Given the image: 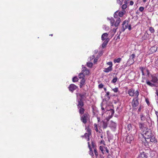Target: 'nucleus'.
Segmentation results:
<instances>
[{
  "label": "nucleus",
  "mask_w": 158,
  "mask_h": 158,
  "mask_svg": "<svg viewBox=\"0 0 158 158\" xmlns=\"http://www.w3.org/2000/svg\"><path fill=\"white\" fill-rule=\"evenodd\" d=\"M142 135L144 138L145 141L148 142V141L147 139H149L152 135L151 130L149 129H147L145 131H144Z\"/></svg>",
  "instance_id": "1"
},
{
  "label": "nucleus",
  "mask_w": 158,
  "mask_h": 158,
  "mask_svg": "<svg viewBox=\"0 0 158 158\" xmlns=\"http://www.w3.org/2000/svg\"><path fill=\"white\" fill-rule=\"evenodd\" d=\"M138 96V93L137 92L136 93V97L133 98L131 103L132 106L133 108H135L137 107L139 104Z\"/></svg>",
  "instance_id": "2"
},
{
  "label": "nucleus",
  "mask_w": 158,
  "mask_h": 158,
  "mask_svg": "<svg viewBox=\"0 0 158 158\" xmlns=\"http://www.w3.org/2000/svg\"><path fill=\"white\" fill-rule=\"evenodd\" d=\"M88 114L87 113L80 115L81 120L85 124L87 123L88 118Z\"/></svg>",
  "instance_id": "3"
},
{
  "label": "nucleus",
  "mask_w": 158,
  "mask_h": 158,
  "mask_svg": "<svg viewBox=\"0 0 158 158\" xmlns=\"http://www.w3.org/2000/svg\"><path fill=\"white\" fill-rule=\"evenodd\" d=\"M147 151L146 150L140 151L138 158H148V154Z\"/></svg>",
  "instance_id": "4"
},
{
  "label": "nucleus",
  "mask_w": 158,
  "mask_h": 158,
  "mask_svg": "<svg viewBox=\"0 0 158 158\" xmlns=\"http://www.w3.org/2000/svg\"><path fill=\"white\" fill-rule=\"evenodd\" d=\"M138 92L139 95V92L138 91L136 90L135 91V90L133 89H129L128 90V94L131 97L135 96L136 97V93Z\"/></svg>",
  "instance_id": "5"
},
{
  "label": "nucleus",
  "mask_w": 158,
  "mask_h": 158,
  "mask_svg": "<svg viewBox=\"0 0 158 158\" xmlns=\"http://www.w3.org/2000/svg\"><path fill=\"white\" fill-rule=\"evenodd\" d=\"M128 22L126 20L124 21L122 24V27L121 28V31L123 32L125 30L127 29L128 27Z\"/></svg>",
  "instance_id": "6"
},
{
  "label": "nucleus",
  "mask_w": 158,
  "mask_h": 158,
  "mask_svg": "<svg viewBox=\"0 0 158 158\" xmlns=\"http://www.w3.org/2000/svg\"><path fill=\"white\" fill-rule=\"evenodd\" d=\"M133 136L131 134L128 135L126 138V141L128 143H131L133 140Z\"/></svg>",
  "instance_id": "7"
},
{
  "label": "nucleus",
  "mask_w": 158,
  "mask_h": 158,
  "mask_svg": "<svg viewBox=\"0 0 158 158\" xmlns=\"http://www.w3.org/2000/svg\"><path fill=\"white\" fill-rule=\"evenodd\" d=\"M116 123L112 121H110V127L111 129L113 131H114L116 127Z\"/></svg>",
  "instance_id": "8"
},
{
  "label": "nucleus",
  "mask_w": 158,
  "mask_h": 158,
  "mask_svg": "<svg viewBox=\"0 0 158 158\" xmlns=\"http://www.w3.org/2000/svg\"><path fill=\"white\" fill-rule=\"evenodd\" d=\"M81 71L85 76L88 75L89 73V70L87 69L85 67H82V70Z\"/></svg>",
  "instance_id": "9"
},
{
  "label": "nucleus",
  "mask_w": 158,
  "mask_h": 158,
  "mask_svg": "<svg viewBox=\"0 0 158 158\" xmlns=\"http://www.w3.org/2000/svg\"><path fill=\"white\" fill-rule=\"evenodd\" d=\"M78 103L77 104V108L80 107H83L84 106V103L82 101L81 99H80L78 100Z\"/></svg>",
  "instance_id": "10"
},
{
  "label": "nucleus",
  "mask_w": 158,
  "mask_h": 158,
  "mask_svg": "<svg viewBox=\"0 0 158 158\" xmlns=\"http://www.w3.org/2000/svg\"><path fill=\"white\" fill-rule=\"evenodd\" d=\"M140 70L141 71L142 74L143 75H144L145 74V73L146 72L148 74L149 73V71L148 69L144 68L143 67H141L140 68Z\"/></svg>",
  "instance_id": "11"
},
{
  "label": "nucleus",
  "mask_w": 158,
  "mask_h": 158,
  "mask_svg": "<svg viewBox=\"0 0 158 158\" xmlns=\"http://www.w3.org/2000/svg\"><path fill=\"white\" fill-rule=\"evenodd\" d=\"M85 79H82L80 82L79 87L80 88H81L85 85Z\"/></svg>",
  "instance_id": "12"
},
{
  "label": "nucleus",
  "mask_w": 158,
  "mask_h": 158,
  "mask_svg": "<svg viewBox=\"0 0 158 158\" xmlns=\"http://www.w3.org/2000/svg\"><path fill=\"white\" fill-rule=\"evenodd\" d=\"M77 88V87L73 84H71L70 85V91L73 92L75 90H76Z\"/></svg>",
  "instance_id": "13"
},
{
  "label": "nucleus",
  "mask_w": 158,
  "mask_h": 158,
  "mask_svg": "<svg viewBox=\"0 0 158 158\" xmlns=\"http://www.w3.org/2000/svg\"><path fill=\"white\" fill-rule=\"evenodd\" d=\"M78 110L80 114V115L84 114V113L85 111V109L83 107L78 108Z\"/></svg>",
  "instance_id": "14"
},
{
  "label": "nucleus",
  "mask_w": 158,
  "mask_h": 158,
  "mask_svg": "<svg viewBox=\"0 0 158 158\" xmlns=\"http://www.w3.org/2000/svg\"><path fill=\"white\" fill-rule=\"evenodd\" d=\"M121 21V19L120 18H118L116 20V21L114 24V25L116 27H118L120 22Z\"/></svg>",
  "instance_id": "15"
},
{
  "label": "nucleus",
  "mask_w": 158,
  "mask_h": 158,
  "mask_svg": "<svg viewBox=\"0 0 158 158\" xmlns=\"http://www.w3.org/2000/svg\"><path fill=\"white\" fill-rule=\"evenodd\" d=\"M150 141L152 142H154V143L157 142V139L155 138V137L153 135L151 137Z\"/></svg>",
  "instance_id": "16"
},
{
  "label": "nucleus",
  "mask_w": 158,
  "mask_h": 158,
  "mask_svg": "<svg viewBox=\"0 0 158 158\" xmlns=\"http://www.w3.org/2000/svg\"><path fill=\"white\" fill-rule=\"evenodd\" d=\"M108 35V34L107 33H104L103 34L102 36V40H105L107 39V37Z\"/></svg>",
  "instance_id": "17"
},
{
  "label": "nucleus",
  "mask_w": 158,
  "mask_h": 158,
  "mask_svg": "<svg viewBox=\"0 0 158 158\" xmlns=\"http://www.w3.org/2000/svg\"><path fill=\"white\" fill-rule=\"evenodd\" d=\"M112 70V68H111V67H108L107 68H105L104 69V70H103L104 72L106 73H108L110 71H111Z\"/></svg>",
  "instance_id": "18"
},
{
  "label": "nucleus",
  "mask_w": 158,
  "mask_h": 158,
  "mask_svg": "<svg viewBox=\"0 0 158 158\" xmlns=\"http://www.w3.org/2000/svg\"><path fill=\"white\" fill-rule=\"evenodd\" d=\"M88 147L89 148V154L90 155L92 156H94V153L93 151V150L90 146V145L89 144V142H88Z\"/></svg>",
  "instance_id": "19"
},
{
  "label": "nucleus",
  "mask_w": 158,
  "mask_h": 158,
  "mask_svg": "<svg viewBox=\"0 0 158 158\" xmlns=\"http://www.w3.org/2000/svg\"><path fill=\"white\" fill-rule=\"evenodd\" d=\"M127 1L126 0H125L124 1V4H123L122 6V8L123 10V11H124V10L127 8Z\"/></svg>",
  "instance_id": "20"
},
{
  "label": "nucleus",
  "mask_w": 158,
  "mask_h": 158,
  "mask_svg": "<svg viewBox=\"0 0 158 158\" xmlns=\"http://www.w3.org/2000/svg\"><path fill=\"white\" fill-rule=\"evenodd\" d=\"M88 131H89V130H88ZM91 134V133L89 131L88 133H85V138L87 141H89V135Z\"/></svg>",
  "instance_id": "21"
},
{
  "label": "nucleus",
  "mask_w": 158,
  "mask_h": 158,
  "mask_svg": "<svg viewBox=\"0 0 158 158\" xmlns=\"http://www.w3.org/2000/svg\"><path fill=\"white\" fill-rule=\"evenodd\" d=\"M85 76L84 75V74L82 72V71L81 72V73H79V74H78V75L79 78L80 79H84V77H85Z\"/></svg>",
  "instance_id": "22"
},
{
  "label": "nucleus",
  "mask_w": 158,
  "mask_h": 158,
  "mask_svg": "<svg viewBox=\"0 0 158 158\" xmlns=\"http://www.w3.org/2000/svg\"><path fill=\"white\" fill-rule=\"evenodd\" d=\"M158 81V79L155 76H153L152 77L151 81L154 83H156Z\"/></svg>",
  "instance_id": "23"
},
{
  "label": "nucleus",
  "mask_w": 158,
  "mask_h": 158,
  "mask_svg": "<svg viewBox=\"0 0 158 158\" xmlns=\"http://www.w3.org/2000/svg\"><path fill=\"white\" fill-rule=\"evenodd\" d=\"M109 41L108 39H106L102 44V47L103 48L105 47Z\"/></svg>",
  "instance_id": "24"
},
{
  "label": "nucleus",
  "mask_w": 158,
  "mask_h": 158,
  "mask_svg": "<svg viewBox=\"0 0 158 158\" xmlns=\"http://www.w3.org/2000/svg\"><path fill=\"white\" fill-rule=\"evenodd\" d=\"M147 84L151 86V87H153L154 86V84L152 83H151L148 80H147L146 81Z\"/></svg>",
  "instance_id": "25"
},
{
  "label": "nucleus",
  "mask_w": 158,
  "mask_h": 158,
  "mask_svg": "<svg viewBox=\"0 0 158 158\" xmlns=\"http://www.w3.org/2000/svg\"><path fill=\"white\" fill-rule=\"evenodd\" d=\"M125 11H119L118 12V15L120 17H122L123 16V15L125 14Z\"/></svg>",
  "instance_id": "26"
},
{
  "label": "nucleus",
  "mask_w": 158,
  "mask_h": 158,
  "mask_svg": "<svg viewBox=\"0 0 158 158\" xmlns=\"http://www.w3.org/2000/svg\"><path fill=\"white\" fill-rule=\"evenodd\" d=\"M109 20H110V21L111 26H113L114 25V20L112 18H111Z\"/></svg>",
  "instance_id": "27"
},
{
  "label": "nucleus",
  "mask_w": 158,
  "mask_h": 158,
  "mask_svg": "<svg viewBox=\"0 0 158 158\" xmlns=\"http://www.w3.org/2000/svg\"><path fill=\"white\" fill-rule=\"evenodd\" d=\"M139 128L141 129H143V128H145L144 124L139 123Z\"/></svg>",
  "instance_id": "28"
},
{
  "label": "nucleus",
  "mask_w": 158,
  "mask_h": 158,
  "mask_svg": "<svg viewBox=\"0 0 158 158\" xmlns=\"http://www.w3.org/2000/svg\"><path fill=\"white\" fill-rule=\"evenodd\" d=\"M103 128H106L107 127L108 123L107 122L103 121Z\"/></svg>",
  "instance_id": "29"
},
{
  "label": "nucleus",
  "mask_w": 158,
  "mask_h": 158,
  "mask_svg": "<svg viewBox=\"0 0 158 158\" xmlns=\"http://www.w3.org/2000/svg\"><path fill=\"white\" fill-rule=\"evenodd\" d=\"M140 118L141 120L142 121H144L145 119V117L143 114H141L140 115Z\"/></svg>",
  "instance_id": "30"
},
{
  "label": "nucleus",
  "mask_w": 158,
  "mask_h": 158,
  "mask_svg": "<svg viewBox=\"0 0 158 158\" xmlns=\"http://www.w3.org/2000/svg\"><path fill=\"white\" fill-rule=\"evenodd\" d=\"M121 60V58H117V59H115L114 60V63H119Z\"/></svg>",
  "instance_id": "31"
},
{
  "label": "nucleus",
  "mask_w": 158,
  "mask_h": 158,
  "mask_svg": "<svg viewBox=\"0 0 158 158\" xmlns=\"http://www.w3.org/2000/svg\"><path fill=\"white\" fill-rule=\"evenodd\" d=\"M116 1L117 3L121 6L122 5L123 2V0H116Z\"/></svg>",
  "instance_id": "32"
},
{
  "label": "nucleus",
  "mask_w": 158,
  "mask_h": 158,
  "mask_svg": "<svg viewBox=\"0 0 158 158\" xmlns=\"http://www.w3.org/2000/svg\"><path fill=\"white\" fill-rule=\"evenodd\" d=\"M78 78L77 77H75L73 78L72 81L73 82H76L78 81Z\"/></svg>",
  "instance_id": "33"
},
{
  "label": "nucleus",
  "mask_w": 158,
  "mask_h": 158,
  "mask_svg": "<svg viewBox=\"0 0 158 158\" xmlns=\"http://www.w3.org/2000/svg\"><path fill=\"white\" fill-rule=\"evenodd\" d=\"M149 30L152 33H154L155 32V30L154 28L152 27H150L149 29Z\"/></svg>",
  "instance_id": "34"
},
{
  "label": "nucleus",
  "mask_w": 158,
  "mask_h": 158,
  "mask_svg": "<svg viewBox=\"0 0 158 158\" xmlns=\"http://www.w3.org/2000/svg\"><path fill=\"white\" fill-rule=\"evenodd\" d=\"M118 80V78L117 77H115V78H114L112 81H111V82L113 83H116Z\"/></svg>",
  "instance_id": "35"
},
{
  "label": "nucleus",
  "mask_w": 158,
  "mask_h": 158,
  "mask_svg": "<svg viewBox=\"0 0 158 158\" xmlns=\"http://www.w3.org/2000/svg\"><path fill=\"white\" fill-rule=\"evenodd\" d=\"M118 11H117L115 12V13L114 14V17L115 18H116L117 19L118 18Z\"/></svg>",
  "instance_id": "36"
},
{
  "label": "nucleus",
  "mask_w": 158,
  "mask_h": 158,
  "mask_svg": "<svg viewBox=\"0 0 158 158\" xmlns=\"http://www.w3.org/2000/svg\"><path fill=\"white\" fill-rule=\"evenodd\" d=\"M156 93L157 95V96H156V99L157 103L158 104V92L157 90H156Z\"/></svg>",
  "instance_id": "37"
},
{
  "label": "nucleus",
  "mask_w": 158,
  "mask_h": 158,
  "mask_svg": "<svg viewBox=\"0 0 158 158\" xmlns=\"http://www.w3.org/2000/svg\"><path fill=\"white\" fill-rule=\"evenodd\" d=\"M135 54H132L130 56V59L133 60V61H134V58L135 57Z\"/></svg>",
  "instance_id": "38"
},
{
  "label": "nucleus",
  "mask_w": 158,
  "mask_h": 158,
  "mask_svg": "<svg viewBox=\"0 0 158 158\" xmlns=\"http://www.w3.org/2000/svg\"><path fill=\"white\" fill-rule=\"evenodd\" d=\"M87 65L88 67H91L93 66V64L91 63H87Z\"/></svg>",
  "instance_id": "39"
},
{
  "label": "nucleus",
  "mask_w": 158,
  "mask_h": 158,
  "mask_svg": "<svg viewBox=\"0 0 158 158\" xmlns=\"http://www.w3.org/2000/svg\"><path fill=\"white\" fill-rule=\"evenodd\" d=\"M94 151L95 156H96V157H97L98 155V154L96 148H94Z\"/></svg>",
  "instance_id": "40"
},
{
  "label": "nucleus",
  "mask_w": 158,
  "mask_h": 158,
  "mask_svg": "<svg viewBox=\"0 0 158 158\" xmlns=\"http://www.w3.org/2000/svg\"><path fill=\"white\" fill-rule=\"evenodd\" d=\"M148 35L147 33H145L143 37V39H145L148 37Z\"/></svg>",
  "instance_id": "41"
},
{
  "label": "nucleus",
  "mask_w": 158,
  "mask_h": 158,
  "mask_svg": "<svg viewBox=\"0 0 158 158\" xmlns=\"http://www.w3.org/2000/svg\"><path fill=\"white\" fill-rule=\"evenodd\" d=\"M127 128L129 131H130L131 130L132 128H131V124H128L127 125Z\"/></svg>",
  "instance_id": "42"
},
{
  "label": "nucleus",
  "mask_w": 158,
  "mask_h": 158,
  "mask_svg": "<svg viewBox=\"0 0 158 158\" xmlns=\"http://www.w3.org/2000/svg\"><path fill=\"white\" fill-rule=\"evenodd\" d=\"M94 126L95 128V130L97 132H98V130L97 125L96 124H94Z\"/></svg>",
  "instance_id": "43"
},
{
  "label": "nucleus",
  "mask_w": 158,
  "mask_h": 158,
  "mask_svg": "<svg viewBox=\"0 0 158 158\" xmlns=\"http://www.w3.org/2000/svg\"><path fill=\"white\" fill-rule=\"evenodd\" d=\"M112 90L114 93H117L118 91V88L113 89Z\"/></svg>",
  "instance_id": "44"
},
{
  "label": "nucleus",
  "mask_w": 158,
  "mask_h": 158,
  "mask_svg": "<svg viewBox=\"0 0 158 158\" xmlns=\"http://www.w3.org/2000/svg\"><path fill=\"white\" fill-rule=\"evenodd\" d=\"M107 64L109 65V67H111V68H112V62H109L107 63Z\"/></svg>",
  "instance_id": "45"
},
{
  "label": "nucleus",
  "mask_w": 158,
  "mask_h": 158,
  "mask_svg": "<svg viewBox=\"0 0 158 158\" xmlns=\"http://www.w3.org/2000/svg\"><path fill=\"white\" fill-rule=\"evenodd\" d=\"M100 150L102 151L103 154H104L103 152V147L102 146H100L99 147Z\"/></svg>",
  "instance_id": "46"
},
{
  "label": "nucleus",
  "mask_w": 158,
  "mask_h": 158,
  "mask_svg": "<svg viewBox=\"0 0 158 158\" xmlns=\"http://www.w3.org/2000/svg\"><path fill=\"white\" fill-rule=\"evenodd\" d=\"M104 29L106 31H108L109 30V27L108 26H106V25H104Z\"/></svg>",
  "instance_id": "47"
},
{
  "label": "nucleus",
  "mask_w": 158,
  "mask_h": 158,
  "mask_svg": "<svg viewBox=\"0 0 158 158\" xmlns=\"http://www.w3.org/2000/svg\"><path fill=\"white\" fill-rule=\"evenodd\" d=\"M144 10V8L143 7L141 6L139 8V10L141 12H142Z\"/></svg>",
  "instance_id": "48"
},
{
  "label": "nucleus",
  "mask_w": 158,
  "mask_h": 158,
  "mask_svg": "<svg viewBox=\"0 0 158 158\" xmlns=\"http://www.w3.org/2000/svg\"><path fill=\"white\" fill-rule=\"evenodd\" d=\"M103 85L102 84H99L98 85V87L99 88L101 89L103 88Z\"/></svg>",
  "instance_id": "49"
},
{
  "label": "nucleus",
  "mask_w": 158,
  "mask_h": 158,
  "mask_svg": "<svg viewBox=\"0 0 158 158\" xmlns=\"http://www.w3.org/2000/svg\"><path fill=\"white\" fill-rule=\"evenodd\" d=\"M110 113H111V115H113L114 114V111L113 110L111 109L110 110Z\"/></svg>",
  "instance_id": "50"
},
{
  "label": "nucleus",
  "mask_w": 158,
  "mask_h": 158,
  "mask_svg": "<svg viewBox=\"0 0 158 158\" xmlns=\"http://www.w3.org/2000/svg\"><path fill=\"white\" fill-rule=\"evenodd\" d=\"M143 106H140L138 110V112H140L141 111L142 109L143 108Z\"/></svg>",
  "instance_id": "51"
},
{
  "label": "nucleus",
  "mask_w": 158,
  "mask_h": 158,
  "mask_svg": "<svg viewBox=\"0 0 158 158\" xmlns=\"http://www.w3.org/2000/svg\"><path fill=\"white\" fill-rule=\"evenodd\" d=\"M117 28H118V27L117 28H114V29H113L112 30V31L113 32V33H115V32L116 31V30H117Z\"/></svg>",
  "instance_id": "52"
},
{
  "label": "nucleus",
  "mask_w": 158,
  "mask_h": 158,
  "mask_svg": "<svg viewBox=\"0 0 158 158\" xmlns=\"http://www.w3.org/2000/svg\"><path fill=\"white\" fill-rule=\"evenodd\" d=\"M104 148L105 149L106 152L107 153H109V150H108L107 147H104Z\"/></svg>",
  "instance_id": "53"
},
{
  "label": "nucleus",
  "mask_w": 158,
  "mask_h": 158,
  "mask_svg": "<svg viewBox=\"0 0 158 158\" xmlns=\"http://www.w3.org/2000/svg\"><path fill=\"white\" fill-rule=\"evenodd\" d=\"M109 95H110V92H106V96H107L108 97H109Z\"/></svg>",
  "instance_id": "54"
},
{
  "label": "nucleus",
  "mask_w": 158,
  "mask_h": 158,
  "mask_svg": "<svg viewBox=\"0 0 158 158\" xmlns=\"http://www.w3.org/2000/svg\"><path fill=\"white\" fill-rule=\"evenodd\" d=\"M146 103H147V104H148V105H149V102L148 100V99H146Z\"/></svg>",
  "instance_id": "55"
},
{
  "label": "nucleus",
  "mask_w": 158,
  "mask_h": 158,
  "mask_svg": "<svg viewBox=\"0 0 158 158\" xmlns=\"http://www.w3.org/2000/svg\"><path fill=\"white\" fill-rule=\"evenodd\" d=\"M134 4V2L132 1H130V5L132 6Z\"/></svg>",
  "instance_id": "56"
},
{
  "label": "nucleus",
  "mask_w": 158,
  "mask_h": 158,
  "mask_svg": "<svg viewBox=\"0 0 158 158\" xmlns=\"http://www.w3.org/2000/svg\"><path fill=\"white\" fill-rule=\"evenodd\" d=\"M155 114L156 116L157 119H158V112L156 111H155Z\"/></svg>",
  "instance_id": "57"
},
{
  "label": "nucleus",
  "mask_w": 158,
  "mask_h": 158,
  "mask_svg": "<svg viewBox=\"0 0 158 158\" xmlns=\"http://www.w3.org/2000/svg\"><path fill=\"white\" fill-rule=\"evenodd\" d=\"M92 147L94 149V148H94V143L93 142H92Z\"/></svg>",
  "instance_id": "58"
},
{
  "label": "nucleus",
  "mask_w": 158,
  "mask_h": 158,
  "mask_svg": "<svg viewBox=\"0 0 158 158\" xmlns=\"http://www.w3.org/2000/svg\"><path fill=\"white\" fill-rule=\"evenodd\" d=\"M128 29L129 30H131V26L130 25H129L128 26Z\"/></svg>",
  "instance_id": "59"
},
{
  "label": "nucleus",
  "mask_w": 158,
  "mask_h": 158,
  "mask_svg": "<svg viewBox=\"0 0 158 158\" xmlns=\"http://www.w3.org/2000/svg\"><path fill=\"white\" fill-rule=\"evenodd\" d=\"M104 143H105V142H104V141L103 140H102L101 141V142H100V143H102L103 144H104Z\"/></svg>",
  "instance_id": "60"
},
{
  "label": "nucleus",
  "mask_w": 158,
  "mask_h": 158,
  "mask_svg": "<svg viewBox=\"0 0 158 158\" xmlns=\"http://www.w3.org/2000/svg\"><path fill=\"white\" fill-rule=\"evenodd\" d=\"M104 91H105V92H106V88H104Z\"/></svg>",
  "instance_id": "61"
},
{
  "label": "nucleus",
  "mask_w": 158,
  "mask_h": 158,
  "mask_svg": "<svg viewBox=\"0 0 158 158\" xmlns=\"http://www.w3.org/2000/svg\"><path fill=\"white\" fill-rule=\"evenodd\" d=\"M143 0V2H145L147 1V0Z\"/></svg>",
  "instance_id": "62"
},
{
  "label": "nucleus",
  "mask_w": 158,
  "mask_h": 158,
  "mask_svg": "<svg viewBox=\"0 0 158 158\" xmlns=\"http://www.w3.org/2000/svg\"><path fill=\"white\" fill-rule=\"evenodd\" d=\"M102 109V110H104V108L103 107H102V108H101Z\"/></svg>",
  "instance_id": "63"
},
{
  "label": "nucleus",
  "mask_w": 158,
  "mask_h": 158,
  "mask_svg": "<svg viewBox=\"0 0 158 158\" xmlns=\"http://www.w3.org/2000/svg\"><path fill=\"white\" fill-rule=\"evenodd\" d=\"M80 96H81V98H82V97H83V95H80Z\"/></svg>",
  "instance_id": "64"
}]
</instances>
